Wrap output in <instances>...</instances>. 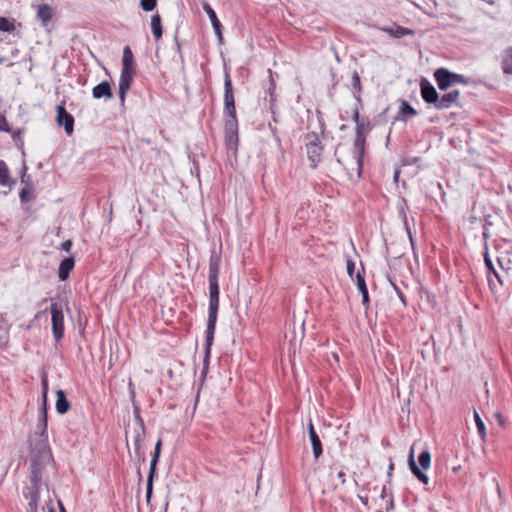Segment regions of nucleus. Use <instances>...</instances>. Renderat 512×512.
Wrapping results in <instances>:
<instances>
[{
    "label": "nucleus",
    "mask_w": 512,
    "mask_h": 512,
    "mask_svg": "<svg viewBox=\"0 0 512 512\" xmlns=\"http://www.w3.org/2000/svg\"><path fill=\"white\" fill-rule=\"evenodd\" d=\"M221 266V255L215 250L211 251L209 258V308H208V320L206 328V346L204 356V367L202 373L205 374L208 369L209 358L211 353V346L214 340V334L216 329L217 315L219 310V272Z\"/></svg>",
    "instance_id": "nucleus-1"
},
{
    "label": "nucleus",
    "mask_w": 512,
    "mask_h": 512,
    "mask_svg": "<svg viewBox=\"0 0 512 512\" xmlns=\"http://www.w3.org/2000/svg\"><path fill=\"white\" fill-rule=\"evenodd\" d=\"M224 132L225 141L229 148L238 144V119L235 107L234 89L229 69L224 71Z\"/></svg>",
    "instance_id": "nucleus-2"
},
{
    "label": "nucleus",
    "mask_w": 512,
    "mask_h": 512,
    "mask_svg": "<svg viewBox=\"0 0 512 512\" xmlns=\"http://www.w3.org/2000/svg\"><path fill=\"white\" fill-rule=\"evenodd\" d=\"M304 145L310 167L316 169L321 162L324 147L321 143L319 135L316 132H309L304 136Z\"/></svg>",
    "instance_id": "nucleus-3"
},
{
    "label": "nucleus",
    "mask_w": 512,
    "mask_h": 512,
    "mask_svg": "<svg viewBox=\"0 0 512 512\" xmlns=\"http://www.w3.org/2000/svg\"><path fill=\"white\" fill-rule=\"evenodd\" d=\"M434 78L440 90L445 91L455 84H468L469 80L462 74L449 71L446 68H438L434 72Z\"/></svg>",
    "instance_id": "nucleus-4"
},
{
    "label": "nucleus",
    "mask_w": 512,
    "mask_h": 512,
    "mask_svg": "<svg viewBox=\"0 0 512 512\" xmlns=\"http://www.w3.org/2000/svg\"><path fill=\"white\" fill-rule=\"evenodd\" d=\"M369 132L368 125L358 124L356 127V134L353 143L354 156L357 163L358 175H361L363 168V158L365 154L366 136Z\"/></svg>",
    "instance_id": "nucleus-5"
},
{
    "label": "nucleus",
    "mask_w": 512,
    "mask_h": 512,
    "mask_svg": "<svg viewBox=\"0 0 512 512\" xmlns=\"http://www.w3.org/2000/svg\"><path fill=\"white\" fill-rule=\"evenodd\" d=\"M52 332L56 341H60L64 335V315L61 306L54 302L50 306Z\"/></svg>",
    "instance_id": "nucleus-6"
},
{
    "label": "nucleus",
    "mask_w": 512,
    "mask_h": 512,
    "mask_svg": "<svg viewBox=\"0 0 512 512\" xmlns=\"http://www.w3.org/2000/svg\"><path fill=\"white\" fill-rule=\"evenodd\" d=\"M161 445L162 441L159 439L155 444L154 453L151 459L150 463V469L149 474L147 477V486H146V499L149 502L152 496V490H153V478L156 473V466L160 457V451H161Z\"/></svg>",
    "instance_id": "nucleus-7"
},
{
    "label": "nucleus",
    "mask_w": 512,
    "mask_h": 512,
    "mask_svg": "<svg viewBox=\"0 0 512 512\" xmlns=\"http://www.w3.org/2000/svg\"><path fill=\"white\" fill-rule=\"evenodd\" d=\"M135 436H134V447H135V453L139 458L144 459V453L141 451V443L144 440L146 429L144 425V421L140 416V413L138 411H135Z\"/></svg>",
    "instance_id": "nucleus-8"
},
{
    "label": "nucleus",
    "mask_w": 512,
    "mask_h": 512,
    "mask_svg": "<svg viewBox=\"0 0 512 512\" xmlns=\"http://www.w3.org/2000/svg\"><path fill=\"white\" fill-rule=\"evenodd\" d=\"M56 111V123L63 126L66 134L71 136L74 131V117L66 111L64 105H58Z\"/></svg>",
    "instance_id": "nucleus-9"
},
{
    "label": "nucleus",
    "mask_w": 512,
    "mask_h": 512,
    "mask_svg": "<svg viewBox=\"0 0 512 512\" xmlns=\"http://www.w3.org/2000/svg\"><path fill=\"white\" fill-rule=\"evenodd\" d=\"M420 92L422 99L428 103L432 104L434 107L437 104L439 99V93L435 89V87L425 78L420 81Z\"/></svg>",
    "instance_id": "nucleus-10"
},
{
    "label": "nucleus",
    "mask_w": 512,
    "mask_h": 512,
    "mask_svg": "<svg viewBox=\"0 0 512 512\" xmlns=\"http://www.w3.org/2000/svg\"><path fill=\"white\" fill-rule=\"evenodd\" d=\"M460 92L459 90H452L448 93L439 96L437 104L435 108L437 110L449 109L453 106H461L460 101Z\"/></svg>",
    "instance_id": "nucleus-11"
},
{
    "label": "nucleus",
    "mask_w": 512,
    "mask_h": 512,
    "mask_svg": "<svg viewBox=\"0 0 512 512\" xmlns=\"http://www.w3.org/2000/svg\"><path fill=\"white\" fill-rule=\"evenodd\" d=\"M308 433H309V438H310V442L312 445L313 455H314L315 459L317 460L322 455L323 449H322L321 440H320V438L314 428V425L312 424L311 421L308 423Z\"/></svg>",
    "instance_id": "nucleus-12"
},
{
    "label": "nucleus",
    "mask_w": 512,
    "mask_h": 512,
    "mask_svg": "<svg viewBox=\"0 0 512 512\" xmlns=\"http://www.w3.org/2000/svg\"><path fill=\"white\" fill-rule=\"evenodd\" d=\"M36 17L41 22L42 26H47L54 17L53 8L49 4L38 5Z\"/></svg>",
    "instance_id": "nucleus-13"
},
{
    "label": "nucleus",
    "mask_w": 512,
    "mask_h": 512,
    "mask_svg": "<svg viewBox=\"0 0 512 512\" xmlns=\"http://www.w3.org/2000/svg\"><path fill=\"white\" fill-rule=\"evenodd\" d=\"M40 489L25 488L24 497L28 500V512H38V503L40 501Z\"/></svg>",
    "instance_id": "nucleus-14"
},
{
    "label": "nucleus",
    "mask_w": 512,
    "mask_h": 512,
    "mask_svg": "<svg viewBox=\"0 0 512 512\" xmlns=\"http://www.w3.org/2000/svg\"><path fill=\"white\" fill-rule=\"evenodd\" d=\"M381 30L393 38H402L404 36H414L415 31L406 27H402L399 25H394L393 27H383Z\"/></svg>",
    "instance_id": "nucleus-15"
},
{
    "label": "nucleus",
    "mask_w": 512,
    "mask_h": 512,
    "mask_svg": "<svg viewBox=\"0 0 512 512\" xmlns=\"http://www.w3.org/2000/svg\"><path fill=\"white\" fill-rule=\"evenodd\" d=\"M133 80V73H121L119 79V98L123 103L125 101L126 93L130 89Z\"/></svg>",
    "instance_id": "nucleus-16"
},
{
    "label": "nucleus",
    "mask_w": 512,
    "mask_h": 512,
    "mask_svg": "<svg viewBox=\"0 0 512 512\" xmlns=\"http://www.w3.org/2000/svg\"><path fill=\"white\" fill-rule=\"evenodd\" d=\"M74 265L75 261L73 257H67L61 261L58 269V277L61 281H65L69 277Z\"/></svg>",
    "instance_id": "nucleus-17"
},
{
    "label": "nucleus",
    "mask_w": 512,
    "mask_h": 512,
    "mask_svg": "<svg viewBox=\"0 0 512 512\" xmlns=\"http://www.w3.org/2000/svg\"><path fill=\"white\" fill-rule=\"evenodd\" d=\"M413 453H414V451H413V448H412L411 451H410L409 457H408L409 468L411 469V471L414 474V476L420 482H422L423 484H428L429 477L416 465V463L414 461Z\"/></svg>",
    "instance_id": "nucleus-18"
},
{
    "label": "nucleus",
    "mask_w": 512,
    "mask_h": 512,
    "mask_svg": "<svg viewBox=\"0 0 512 512\" xmlns=\"http://www.w3.org/2000/svg\"><path fill=\"white\" fill-rule=\"evenodd\" d=\"M134 56L129 46L123 49L121 73H133Z\"/></svg>",
    "instance_id": "nucleus-19"
},
{
    "label": "nucleus",
    "mask_w": 512,
    "mask_h": 512,
    "mask_svg": "<svg viewBox=\"0 0 512 512\" xmlns=\"http://www.w3.org/2000/svg\"><path fill=\"white\" fill-rule=\"evenodd\" d=\"M93 97L96 99L100 98H112V90L110 84L107 81H103L100 84L96 85L92 90Z\"/></svg>",
    "instance_id": "nucleus-20"
},
{
    "label": "nucleus",
    "mask_w": 512,
    "mask_h": 512,
    "mask_svg": "<svg viewBox=\"0 0 512 512\" xmlns=\"http://www.w3.org/2000/svg\"><path fill=\"white\" fill-rule=\"evenodd\" d=\"M203 10L208 15L216 34L221 39L222 38V33H221L222 26H221L219 19L217 18L215 11L213 10V8L210 6L209 3L203 4Z\"/></svg>",
    "instance_id": "nucleus-21"
},
{
    "label": "nucleus",
    "mask_w": 512,
    "mask_h": 512,
    "mask_svg": "<svg viewBox=\"0 0 512 512\" xmlns=\"http://www.w3.org/2000/svg\"><path fill=\"white\" fill-rule=\"evenodd\" d=\"M356 284L359 292L362 295V303L367 308L369 306V293L366 286L365 278L359 271L356 274Z\"/></svg>",
    "instance_id": "nucleus-22"
},
{
    "label": "nucleus",
    "mask_w": 512,
    "mask_h": 512,
    "mask_svg": "<svg viewBox=\"0 0 512 512\" xmlns=\"http://www.w3.org/2000/svg\"><path fill=\"white\" fill-rule=\"evenodd\" d=\"M56 411L59 414H65L70 409V403L66 398V394L63 390L59 389L56 392Z\"/></svg>",
    "instance_id": "nucleus-23"
},
{
    "label": "nucleus",
    "mask_w": 512,
    "mask_h": 512,
    "mask_svg": "<svg viewBox=\"0 0 512 512\" xmlns=\"http://www.w3.org/2000/svg\"><path fill=\"white\" fill-rule=\"evenodd\" d=\"M484 262H485V265L487 267V270H488V284H489V287L491 289V291L493 293H496L497 292V286H496V282L495 280L492 278L491 274H493L494 272H496L495 268H494V265L488 255V253H486L484 255Z\"/></svg>",
    "instance_id": "nucleus-24"
},
{
    "label": "nucleus",
    "mask_w": 512,
    "mask_h": 512,
    "mask_svg": "<svg viewBox=\"0 0 512 512\" xmlns=\"http://www.w3.org/2000/svg\"><path fill=\"white\" fill-rule=\"evenodd\" d=\"M501 68L504 74L512 75V47H509L504 51Z\"/></svg>",
    "instance_id": "nucleus-25"
},
{
    "label": "nucleus",
    "mask_w": 512,
    "mask_h": 512,
    "mask_svg": "<svg viewBox=\"0 0 512 512\" xmlns=\"http://www.w3.org/2000/svg\"><path fill=\"white\" fill-rule=\"evenodd\" d=\"M42 388H43V392H42V396H43V408H42V425H43V432L42 434L45 433L46 429H47V409H46V401H47V392H48V382H47V379L44 378L42 380Z\"/></svg>",
    "instance_id": "nucleus-26"
},
{
    "label": "nucleus",
    "mask_w": 512,
    "mask_h": 512,
    "mask_svg": "<svg viewBox=\"0 0 512 512\" xmlns=\"http://www.w3.org/2000/svg\"><path fill=\"white\" fill-rule=\"evenodd\" d=\"M15 181L11 180L8 166L4 161H0V186H11Z\"/></svg>",
    "instance_id": "nucleus-27"
},
{
    "label": "nucleus",
    "mask_w": 512,
    "mask_h": 512,
    "mask_svg": "<svg viewBox=\"0 0 512 512\" xmlns=\"http://www.w3.org/2000/svg\"><path fill=\"white\" fill-rule=\"evenodd\" d=\"M151 29L152 33L156 40H159L162 37L163 29L161 23V17L159 13H156L151 18Z\"/></svg>",
    "instance_id": "nucleus-28"
},
{
    "label": "nucleus",
    "mask_w": 512,
    "mask_h": 512,
    "mask_svg": "<svg viewBox=\"0 0 512 512\" xmlns=\"http://www.w3.org/2000/svg\"><path fill=\"white\" fill-rule=\"evenodd\" d=\"M400 118L401 120L405 121L408 117H414L418 114V112L406 101L401 102L400 107Z\"/></svg>",
    "instance_id": "nucleus-29"
},
{
    "label": "nucleus",
    "mask_w": 512,
    "mask_h": 512,
    "mask_svg": "<svg viewBox=\"0 0 512 512\" xmlns=\"http://www.w3.org/2000/svg\"><path fill=\"white\" fill-rule=\"evenodd\" d=\"M16 20L14 18L0 17V31L12 33L15 30Z\"/></svg>",
    "instance_id": "nucleus-30"
},
{
    "label": "nucleus",
    "mask_w": 512,
    "mask_h": 512,
    "mask_svg": "<svg viewBox=\"0 0 512 512\" xmlns=\"http://www.w3.org/2000/svg\"><path fill=\"white\" fill-rule=\"evenodd\" d=\"M336 471L337 479L340 481L341 485L346 483V473L343 466H338L337 464H333L330 466V476H332L333 472Z\"/></svg>",
    "instance_id": "nucleus-31"
},
{
    "label": "nucleus",
    "mask_w": 512,
    "mask_h": 512,
    "mask_svg": "<svg viewBox=\"0 0 512 512\" xmlns=\"http://www.w3.org/2000/svg\"><path fill=\"white\" fill-rule=\"evenodd\" d=\"M418 462L423 470H427L431 464V454L428 450H424L418 457Z\"/></svg>",
    "instance_id": "nucleus-32"
},
{
    "label": "nucleus",
    "mask_w": 512,
    "mask_h": 512,
    "mask_svg": "<svg viewBox=\"0 0 512 512\" xmlns=\"http://www.w3.org/2000/svg\"><path fill=\"white\" fill-rule=\"evenodd\" d=\"M474 418H475V423H476L478 434L481 437V439L484 440L485 437H486V427H485V424H484L483 420L481 419V417L479 416V414L476 411L474 412Z\"/></svg>",
    "instance_id": "nucleus-33"
},
{
    "label": "nucleus",
    "mask_w": 512,
    "mask_h": 512,
    "mask_svg": "<svg viewBox=\"0 0 512 512\" xmlns=\"http://www.w3.org/2000/svg\"><path fill=\"white\" fill-rule=\"evenodd\" d=\"M42 483V473L34 472L30 475V485L26 488L40 489Z\"/></svg>",
    "instance_id": "nucleus-34"
},
{
    "label": "nucleus",
    "mask_w": 512,
    "mask_h": 512,
    "mask_svg": "<svg viewBox=\"0 0 512 512\" xmlns=\"http://www.w3.org/2000/svg\"><path fill=\"white\" fill-rule=\"evenodd\" d=\"M403 222H404V227H405L406 233L408 235L409 241L411 243L412 250L414 252V255H416L415 241H414V238H413V235H412L411 228H410V226L408 224V221H407V216H406V214L404 212H403Z\"/></svg>",
    "instance_id": "nucleus-35"
},
{
    "label": "nucleus",
    "mask_w": 512,
    "mask_h": 512,
    "mask_svg": "<svg viewBox=\"0 0 512 512\" xmlns=\"http://www.w3.org/2000/svg\"><path fill=\"white\" fill-rule=\"evenodd\" d=\"M352 88L354 90V93L357 94H359L362 90L360 76L356 71L352 75Z\"/></svg>",
    "instance_id": "nucleus-36"
},
{
    "label": "nucleus",
    "mask_w": 512,
    "mask_h": 512,
    "mask_svg": "<svg viewBox=\"0 0 512 512\" xmlns=\"http://www.w3.org/2000/svg\"><path fill=\"white\" fill-rule=\"evenodd\" d=\"M157 0H141L140 6L143 11L150 12L156 7Z\"/></svg>",
    "instance_id": "nucleus-37"
},
{
    "label": "nucleus",
    "mask_w": 512,
    "mask_h": 512,
    "mask_svg": "<svg viewBox=\"0 0 512 512\" xmlns=\"http://www.w3.org/2000/svg\"><path fill=\"white\" fill-rule=\"evenodd\" d=\"M31 193L32 188L31 187H24L20 192V200L22 203H27L31 200Z\"/></svg>",
    "instance_id": "nucleus-38"
},
{
    "label": "nucleus",
    "mask_w": 512,
    "mask_h": 512,
    "mask_svg": "<svg viewBox=\"0 0 512 512\" xmlns=\"http://www.w3.org/2000/svg\"><path fill=\"white\" fill-rule=\"evenodd\" d=\"M346 268L348 275L353 278L354 272H355V263L352 259L348 258L346 261Z\"/></svg>",
    "instance_id": "nucleus-39"
},
{
    "label": "nucleus",
    "mask_w": 512,
    "mask_h": 512,
    "mask_svg": "<svg viewBox=\"0 0 512 512\" xmlns=\"http://www.w3.org/2000/svg\"><path fill=\"white\" fill-rule=\"evenodd\" d=\"M0 131L9 132L10 127L4 115L0 114Z\"/></svg>",
    "instance_id": "nucleus-40"
},
{
    "label": "nucleus",
    "mask_w": 512,
    "mask_h": 512,
    "mask_svg": "<svg viewBox=\"0 0 512 512\" xmlns=\"http://www.w3.org/2000/svg\"><path fill=\"white\" fill-rule=\"evenodd\" d=\"M395 292L397 293L399 299L401 300V302L406 306L407 303H406V297L404 295V293L401 291V289L393 282H391Z\"/></svg>",
    "instance_id": "nucleus-41"
},
{
    "label": "nucleus",
    "mask_w": 512,
    "mask_h": 512,
    "mask_svg": "<svg viewBox=\"0 0 512 512\" xmlns=\"http://www.w3.org/2000/svg\"><path fill=\"white\" fill-rule=\"evenodd\" d=\"M71 247H72L71 240H66L61 244V250L65 251V252H69L71 250Z\"/></svg>",
    "instance_id": "nucleus-42"
},
{
    "label": "nucleus",
    "mask_w": 512,
    "mask_h": 512,
    "mask_svg": "<svg viewBox=\"0 0 512 512\" xmlns=\"http://www.w3.org/2000/svg\"><path fill=\"white\" fill-rule=\"evenodd\" d=\"M38 472L41 473V467L36 460H33L31 463V473Z\"/></svg>",
    "instance_id": "nucleus-43"
},
{
    "label": "nucleus",
    "mask_w": 512,
    "mask_h": 512,
    "mask_svg": "<svg viewBox=\"0 0 512 512\" xmlns=\"http://www.w3.org/2000/svg\"><path fill=\"white\" fill-rule=\"evenodd\" d=\"M493 276L496 279V281L499 283V285L502 286L503 285V279H502L501 275L496 271V272L493 273Z\"/></svg>",
    "instance_id": "nucleus-44"
},
{
    "label": "nucleus",
    "mask_w": 512,
    "mask_h": 512,
    "mask_svg": "<svg viewBox=\"0 0 512 512\" xmlns=\"http://www.w3.org/2000/svg\"><path fill=\"white\" fill-rule=\"evenodd\" d=\"M353 120H354L355 122H357V125H358V124H360V123H359V112H358L357 110H356V111L354 112V114H353Z\"/></svg>",
    "instance_id": "nucleus-45"
},
{
    "label": "nucleus",
    "mask_w": 512,
    "mask_h": 512,
    "mask_svg": "<svg viewBox=\"0 0 512 512\" xmlns=\"http://www.w3.org/2000/svg\"><path fill=\"white\" fill-rule=\"evenodd\" d=\"M59 504V508H60V512H67L63 506V504L61 503V501L58 502Z\"/></svg>",
    "instance_id": "nucleus-46"
},
{
    "label": "nucleus",
    "mask_w": 512,
    "mask_h": 512,
    "mask_svg": "<svg viewBox=\"0 0 512 512\" xmlns=\"http://www.w3.org/2000/svg\"><path fill=\"white\" fill-rule=\"evenodd\" d=\"M398 176H399V172H398V171H396V172H395V174H394V179H395L396 181H397V179H398Z\"/></svg>",
    "instance_id": "nucleus-47"
},
{
    "label": "nucleus",
    "mask_w": 512,
    "mask_h": 512,
    "mask_svg": "<svg viewBox=\"0 0 512 512\" xmlns=\"http://www.w3.org/2000/svg\"><path fill=\"white\" fill-rule=\"evenodd\" d=\"M25 176H26L25 174L22 176V182L28 184V181L25 180Z\"/></svg>",
    "instance_id": "nucleus-48"
},
{
    "label": "nucleus",
    "mask_w": 512,
    "mask_h": 512,
    "mask_svg": "<svg viewBox=\"0 0 512 512\" xmlns=\"http://www.w3.org/2000/svg\"><path fill=\"white\" fill-rule=\"evenodd\" d=\"M388 508H393V500H390V503H389V507Z\"/></svg>",
    "instance_id": "nucleus-49"
},
{
    "label": "nucleus",
    "mask_w": 512,
    "mask_h": 512,
    "mask_svg": "<svg viewBox=\"0 0 512 512\" xmlns=\"http://www.w3.org/2000/svg\"><path fill=\"white\" fill-rule=\"evenodd\" d=\"M496 416H497V419L501 420V414L500 413H497Z\"/></svg>",
    "instance_id": "nucleus-50"
},
{
    "label": "nucleus",
    "mask_w": 512,
    "mask_h": 512,
    "mask_svg": "<svg viewBox=\"0 0 512 512\" xmlns=\"http://www.w3.org/2000/svg\"><path fill=\"white\" fill-rule=\"evenodd\" d=\"M49 512H55L54 508H53V507H50V508H49Z\"/></svg>",
    "instance_id": "nucleus-51"
},
{
    "label": "nucleus",
    "mask_w": 512,
    "mask_h": 512,
    "mask_svg": "<svg viewBox=\"0 0 512 512\" xmlns=\"http://www.w3.org/2000/svg\"><path fill=\"white\" fill-rule=\"evenodd\" d=\"M392 469H393V464L391 463L390 467H389V471H392Z\"/></svg>",
    "instance_id": "nucleus-52"
},
{
    "label": "nucleus",
    "mask_w": 512,
    "mask_h": 512,
    "mask_svg": "<svg viewBox=\"0 0 512 512\" xmlns=\"http://www.w3.org/2000/svg\"><path fill=\"white\" fill-rule=\"evenodd\" d=\"M2 62H3V58H0V63H2Z\"/></svg>",
    "instance_id": "nucleus-53"
}]
</instances>
